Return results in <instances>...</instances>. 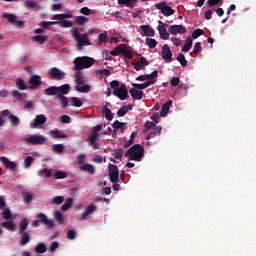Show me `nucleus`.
Wrapping results in <instances>:
<instances>
[{"label":"nucleus","instance_id":"32","mask_svg":"<svg viewBox=\"0 0 256 256\" xmlns=\"http://www.w3.org/2000/svg\"><path fill=\"white\" fill-rule=\"evenodd\" d=\"M29 241H31V236L29 235V233L24 232L22 233V236L20 238L19 245L23 247L24 245H27Z\"/></svg>","mask_w":256,"mask_h":256},{"label":"nucleus","instance_id":"2","mask_svg":"<svg viewBox=\"0 0 256 256\" xmlns=\"http://www.w3.org/2000/svg\"><path fill=\"white\" fill-rule=\"evenodd\" d=\"M74 83L76 84L75 91L77 93H89L91 91V85L85 84V76L80 70H76L74 73Z\"/></svg>","mask_w":256,"mask_h":256},{"label":"nucleus","instance_id":"24","mask_svg":"<svg viewBox=\"0 0 256 256\" xmlns=\"http://www.w3.org/2000/svg\"><path fill=\"white\" fill-rule=\"evenodd\" d=\"M3 17L4 19H7L9 23H13L14 25H23L22 21L17 20V16L15 14L4 13Z\"/></svg>","mask_w":256,"mask_h":256},{"label":"nucleus","instance_id":"18","mask_svg":"<svg viewBox=\"0 0 256 256\" xmlns=\"http://www.w3.org/2000/svg\"><path fill=\"white\" fill-rule=\"evenodd\" d=\"M140 30L147 36L146 38H150V36H155V30L149 24H142L140 26Z\"/></svg>","mask_w":256,"mask_h":256},{"label":"nucleus","instance_id":"7","mask_svg":"<svg viewBox=\"0 0 256 256\" xmlns=\"http://www.w3.org/2000/svg\"><path fill=\"white\" fill-rule=\"evenodd\" d=\"M27 145H45L47 137L39 134H33L24 139Z\"/></svg>","mask_w":256,"mask_h":256},{"label":"nucleus","instance_id":"55","mask_svg":"<svg viewBox=\"0 0 256 256\" xmlns=\"http://www.w3.org/2000/svg\"><path fill=\"white\" fill-rule=\"evenodd\" d=\"M146 44L149 46V48H155L158 44L157 40L155 38H146Z\"/></svg>","mask_w":256,"mask_h":256},{"label":"nucleus","instance_id":"60","mask_svg":"<svg viewBox=\"0 0 256 256\" xmlns=\"http://www.w3.org/2000/svg\"><path fill=\"white\" fill-rule=\"evenodd\" d=\"M24 7H27L28 9H33L37 7V3L33 0H25L24 1Z\"/></svg>","mask_w":256,"mask_h":256},{"label":"nucleus","instance_id":"36","mask_svg":"<svg viewBox=\"0 0 256 256\" xmlns=\"http://www.w3.org/2000/svg\"><path fill=\"white\" fill-rule=\"evenodd\" d=\"M73 207V199L68 198L66 199L65 203L61 206L60 211H67L68 209H71Z\"/></svg>","mask_w":256,"mask_h":256},{"label":"nucleus","instance_id":"54","mask_svg":"<svg viewBox=\"0 0 256 256\" xmlns=\"http://www.w3.org/2000/svg\"><path fill=\"white\" fill-rule=\"evenodd\" d=\"M57 25L63 28H69V27H73V22L69 20H62V21H58Z\"/></svg>","mask_w":256,"mask_h":256},{"label":"nucleus","instance_id":"10","mask_svg":"<svg viewBox=\"0 0 256 256\" xmlns=\"http://www.w3.org/2000/svg\"><path fill=\"white\" fill-rule=\"evenodd\" d=\"M108 174L111 183H119V168L116 165H108Z\"/></svg>","mask_w":256,"mask_h":256},{"label":"nucleus","instance_id":"16","mask_svg":"<svg viewBox=\"0 0 256 256\" xmlns=\"http://www.w3.org/2000/svg\"><path fill=\"white\" fill-rule=\"evenodd\" d=\"M172 56H173V52L169 44H164V46H162V58H164V60H168L169 63H171Z\"/></svg>","mask_w":256,"mask_h":256},{"label":"nucleus","instance_id":"53","mask_svg":"<svg viewBox=\"0 0 256 256\" xmlns=\"http://www.w3.org/2000/svg\"><path fill=\"white\" fill-rule=\"evenodd\" d=\"M33 161H35V158H33L32 156H28L24 159V167L26 169H29V167H31V165H33Z\"/></svg>","mask_w":256,"mask_h":256},{"label":"nucleus","instance_id":"40","mask_svg":"<svg viewBox=\"0 0 256 256\" xmlns=\"http://www.w3.org/2000/svg\"><path fill=\"white\" fill-rule=\"evenodd\" d=\"M89 22V18L85 17V16H77L75 18V24L76 25H80V26H83L85 25L86 23Z\"/></svg>","mask_w":256,"mask_h":256},{"label":"nucleus","instance_id":"52","mask_svg":"<svg viewBox=\"0 0 256 256\" xmlns=\"http://www.w3.org/2000/svg\"><path fill=\"white\" fill-rule=\"evenodd\" d=\"M156 123H154V121H146L144 123V127H143V133H147V131H149V129H151L152 127H155Z\"/></svg>","mask_w":256,"mask_h":256},{"label":"nucleus","instance_id":"57","mask_svg":"<svg viewBox=\"0 0 256 256\" xmlns=\"http://www.w3.org/2000/svg\"><path fill=\"white\" fill-rule=\"evenodd\" d=\"M118 117H123L129 113V106H123L118 110Z\"/></svg>","mask_w":256,"mask_h":256},{"label":"nucleus","instance_id":"50","mask_svg":"<svg viewBox=\"0 0 256 256\" xmlns=\"http://www.w3.org/2000/svg\"><path fill=\"white\" fill-rule=\"evenodd\" d=\"M97 139H99V133H92L87 139L88 145H93V143H96Z\"/></svg>","mask_w":256,"mask_h":256},{"label":"nucleus","instance_id":"26","mask_svg":"<svg viewBox=\"0 0 256 256\" xmlns=\"http://www.w3.org/2000/svg\"><path fill=\"white\" fill-rule=\"evenodd\" d=\"M50 136L53 139H67V134H65L63 131L61 130H51L50 131Z\"/></svg>","mask_w":256,"mask_h":256},{"label":"nucleus","instance_id":"17","mask_svg":"<svg viewBox=\"0 0 256 256\" xmlns=\"http://www.w3.org/2000/svg\"><path fill=\"white\" fill-rule=\"evenodd\" d=\"M30 86L28 89H39L41 87V76L39 75H34L31 77L29 80Z\"/></svg>","mask_w":256,"mask_h":256},{"label":"nucleus","instance_id":"13","mask_svg":"<svg viewBox=\"0 0 256 256\" xmlns=\"http://www.w3.org/2000/svg\"><path fill=\"white\" fill-rule=\"evenodd\" d=\"M110 54L113 57H117V55H124L126 59H129V48H127L125 45H119L114 50H112Z\"/></svg>","mask_w":256,"mask_h":256},{"label":"nucleus","instance_id":"6","mask_svg":"<svg viewBox=\"0 0 256 256\" xmlns=\"http://www.w3.org/2000/svg\"><path fill=\"white\" fill-rule=\"evenodd\" d=\"M143 156H145V148L141 144H134L130 148V160L141 162Z\"/></svg>","mask_w":256,"mask_h":256},{"label":"nucleus","instance_id":"23","mask_svg":"<svg viewBox=\"0 0 256 256\" xmlns=\"http://www.w3.org/2000/svg\"><path fill=\"white\" fill-rule=\"evenodd\" d=\"M0 161L1 163H3L4 167H6V169H15L17 167V163L9 160L7 157H0Z\"/></svg>","mask_w":256,"mask_h":256},{"label":"nucleus","instance_id":"43","mask_svg":"<svg viewBox=\"0 0 256 256\" xmlns=\"http://www.w3.org/2000/svg\"><path fill=\"white\" fill-rule=\"evenodd\" d=\"M72 107H83V101L80 98L72 97L70 99Z\"/></svg>","mask_w":256,"mask_h":256},{"label":"nucleus","instance_id":"8","mask_svg":"<svg viewBox=\"0 0 256 256\" xmlns=\"http://www.w3.org/2000/svg\"><path fill=\"white\" fill-rule=\"evenodd\" d=\"M47 123V116L38 114L30 122V129H43V125Z\"/></svg>","mask_w":256,"mask_h":256},{"label":"nucleus","instance_id":"11","mask_svg":"<svg viewBox=\"0 0 256 256\" xmlns=\"http://www.w3.org/2000/svg\"><path fill=\"white\" fill-rule=\"evenodd\" d=\"M36 219L39 221V223H42V225H46L47 229H53V227H55V221L47 218L45 213H39L36 216Z\"/></svg>","mask_w":256,"mask_h":256},{"label":"nucleus","instance_id":"64","mask_svg":"<svg viewBox=\"0 0 256 256\" xmlns=\"http://www.w3.org/2000/svg\"><path fill=\"white\" fill-rule=\"evenodd\" d=\"M92 162L93 163H103V162H105V158H103V156H101V155H97L94 158H92Z\"/></svg>","mask_w":256,"mask_h":256},{"label":"nucleus","instance_id":"15","mask_svg":"<svg viewBox=\"0 0 256 256\" xmlns=\"http://www.w3.org/2000/svg\"><path fill=\"white\" fill-rule=\"evenodd\" d=\"M158 31H159V34H160L162 40H168V38L170 37V34L166 28V24H164V22H162V20H159Z\"/></svg>","mask_w":256,"mask_h":256},{"label":"nucleus","instance_id":"44","mask_svg":"<svg viewBox=\"0 0 256 256\" xmlns=\"http://www.w3.org/2000/svg\"><path fill=\"white\" fill-rule=\"evenodd\" d=\"M53 153H63L65 151V146L63 144H54L51 146Z\"/></svg>","mask_w":256,"mask_h":256},{"label":"nucleus","instance_id":"19","mask_svg":"<svg viewBox=\"0 0 256 256\" xmlns=\"http://www.w3.org/2000/svg\"><path fill=\"white\" fill-rule=\"evenodd\" d=\"M95 211H97V206H95V204H90L81 214V221H85V219H87L91 213H95Z\"/></svg>","mask_w":256,"mask_h":256},{"label":"nucleus","instance_id":"48","mask_svg":"<svg viewBox=\"0 0 256 256\" xmlns=\"http://www.w3.org/2000/svg\"><path fill=\"white\" fill-rule=\"evenodd\" d=\"M59 21H42L40 23V26L43 27V29H49L52 25H57Z\"/></svg>","mask_w":256,"mask_h":256},{"label":"nucleus","instance_id":"21","mask_svg":"<svg viewBox=\"0 0 256 256\" xmlns=\"http://www.w3.org/2000/svg\"><path fill=\"white\" fill-rule=\"evenodd\" d=\"M158 78V71H153L150 75H140L137 77V81H157Z\"/></svg>","mask_w":256,"mask_h":256},{"label":"nucleus","instance_id":"61","mask_svg":"<svg viewBox=\"0 0 256 256\" xmlns=\"http://www.w3.org/2000/svg\"><path fill=\"white\" fill-rule=\"evenodd\" d=\"M204 30L202 28H196V30L193 31V38H199V36H202L204 34Z\"/></svg>","mask_w":256,"mask_h":256},{"label":"nucleus","instance_id":"45","mask_svg":"<svg viewBox=\"0 0 256 256\" xmlns=\"http://www.w3.org/2000/svg\"><path fill=\"white\" fill-rule=\"evenodd\" d=\"M54 178L55 179H67V172L61 171V170H56L54 172Z\"/></svg>","mask_w":256,"mask_h":256},{"label":"nucleus","instance_id":"34","mask_svg":"<svg viewBox=\"0 0 256 256\" xmlns=\"http://www.w3.org/2000/svg\"><path fill=\"white\" fill-rule=\"evenodd\" d=\"M193 46V40L190 36H188V38H186L185 40V44L182 47V51L183 52H189L190 48H192Z\"/></svg>","mask_w":256,"mask_h":256},{"label":"nucleus","instance_id":"28","mask_svg":"<svg viewBox=\"0 0 256 256\" xmlns=\"http://www.w3.org/2000/svg\"><path fill=\"white\" fill-rule=\"evenodd\" d=\"M73 17V13L71 12H67V13H64V14H55L52 19L54 21H63L65 19H72Z\"/></svg>","mask_w":256,"mask_h":256},{"label":"nucleus","instance_id":"1","mask_svg":"<svg viewBox=\"0 0 256 256\" xmlns=\"http://www.w3.org/2000/svg\"><path fill=\"white\" fill-rule=\"evenodd\" d=\"M71 35L76 42V47L77 49H79V51H81V49H83L84 47H88L89 45H91V40H89L88 33L81 34L79 33V30H77V28H72Z\"/></svg>","mask_w":256,"mask_h":256},{"label":"nucleus","instance_id":"9","mask_svg":"<svg viewBox=\"0 0 256 256\" xmlns=\"http://www.w3.org/2000/svg\"><path fill=\"white\" fill-rule=\"evenodd\" d=\"M155 8L161 10V13L164 16H173L175 14V10L168 5V2H159L158 4H155Z\"/></svg>","mask_w":256,"mask_h":256},{"label":"nucleus","instance_id":"58","mask_svg":"<svg viewBox=\"0 0 256 256\" xmlns=\"http://www.w3.org/2000/svg\"><path fill=\"white\" fill-rule=\"evenodd\" d=\"M123 154V150L121 149H116L112 152L114 159H123Z\"/></svg>","mask_w":256,"mask_h":256},{"label":"nucleus","instance_id":"5","mask_svg":"<svg viewBox=\"0 0 256 256\" xmlns=\"http://www.w3.org/2000/svg\"><path fill=\"white\" fill-rule=\"evenodd\" d=\"M110 87L114 89L113 95L121 99V101H125V99H127V95H128L127 86H125L124 84L119 85V81L113 80L110 83Z\"/></svg>","mask_w":256,"mask_h":256},{"label":"nucleus","instance_id":"3","mask_svg":"<svg viewBox=\"0 0 256 256\" xmlns=\"http://www.w3.org/2000/svg\"><path fill=\"white\" fill-rule=\"evenodd\" d=\"M74 71H83V69H90L95 65V58L89 56L76 57L73 61Z\"/></svg>","mask_w":256,"mask_h":256},{"label":"nucleus","instance_id":"47","mask_svg":"<svg viewBox=\"0 0 256 256\" xmlns=\"http://www.w3.org/2000/svg\"><path fill=\"white\" fill-rule=\"evenodd\" d=\"M8 119L11 123V125H14L15 127H17V125H19V123H21V120H19V117L13 115V114H10L8 116Z\"/></svg>","mask_w":256,"mask_h":256},{"label":"nucleus","instance_id":"56","mask_svg":"<svg viewBox=\"0 0 256 256\" xmlns=\"http://www.w3.org/2000/svg\"><path fill=\"white\" fill-rule=\"evenodd\" d=\"M104 115L108 121H113V113H111V109L108 107H104Z\"/></svg>","mask_w":256,"mask_h":256},{"label":"nucleus","instance_id":"31","mask_svg":"<svg viewBox=\"0 0 256 256\" xmlns=\"http://www.w3.org/2000/svg\"><path fill=\"white\" fill-rule=\"evenodd\" d=\"M0 225L8 231H15L17 229V225L13 221L2 222Z\"/></svg>","mask_w":256,"mask_h":256},{"label":"nucleus","instance_id":"35","mask_svg":"<svg viewBox=\"0 0 256 256\" xmlns=\"http://www.w3.org/2000/svg\"><path fill=\"white\" fill-rule=\"evenodd\" d=\"M53 217L57 221L58 225H63L64 219L63 214L59 210L53 212Z\"/></svg>","mask_w":256,"mask_h":256},{"label":"nucleus","instance_id":"49","mask_svg":"<svg viewBox=\"0 0 256 256\" xmlns=\"http://www.w3.org/2000/svg\"><path fill=\"white\" fill-rule=\"evenodd\" d=\"M98 41L99 45H103V43H107V41H109V36H107V33H101L98 35Z\"/></svg>","mask_w":256,"mask_h":256},{"label":"nucleus","instance_id":"4","mask_svg":"<svg viewBox=\"0 0 256 256\" xmlns=\"http://www.w3.org/2000/svg\"><path fill=\"white\" fill-rule=\"evenodd\" d=\"M69 91H71V85L64 84L61 86H50L44 90L46 95H55L58 97L61 95H68Z\"/></svg>","mask_w":256,"mask_h":256},{"label":"nucleus","instance_id":"33","mask_svg":"<svg viewBox=\"0 0 256 256\" xmlns=\"http://www.w3.org/2000/svg\"><path fill=\"white\" fill-rule=\"evenodd\" d=\"M37 175H39V177H46V179H49V177H52L53 171L51 169L44 168L39 170Z\"/></svg>","mask_w":256,"mask_h":256},{"label":"nucleus","instance_id":"46","mask_svg":"<svg viewBox=\"0 0 256 256\" xmlns=\"http://www.w3.org/2000/svg\"><path fill=\"white\" fill-rule=\"evenodd\" d=\"M23 201L26 204H29L33 201V193L31 192H23Z\"/></svg>","mask_w":256,"mask_h":256},{"label":"nucleus","instance_id":"39","mask_svg":"<svg viewBox=\"0 0 256 256\" xmlns=\"http://www.w3.org/2000/svg\"><path fill=\"white\" fill-rule=\"evenodd\" d=\"M177 60H178V63H180V65L182 67H187L188 62H187L185 54H183V52H179V54L177 56Z\"/></svg>","mask_w":256,"mask_h":256},{"label":"nucleus","instance_id":"20","mask_svg":"<svg viewBox=\"0 0 256 256\" xmlns=\"http://www.w3.org/2000/svg\"><path fill=\"white\" fill-rule=\"evenodd\" d=\"M146 65H149V62L145 56H141L139 62H135L134 69L136 71H143L145 69Z\"/></svg>","mask_w":256,"mask_h":256},{"label":"nucleus","instance_id":"37","mask_svg":"<svg viewBox=\"0 0 256 256\" xmlns=\"http://www.w3.org/2000/svg\"><path fill=\"white\" fill-rule=\"evenodd\" d=\"M65 95L66 94H60L55 97V99H59L62 107H67V105H69V99Z\"/></svg>","mask_w":256,"mask_h":256},{"label":"nucleus","instance_id":"38","mask_svg":"<svg viewBox=\"0 0 256 256\" xmlns=\"http://www.w3.org/2000/svg\"><path fill=\"white\" fill-rule=\"evenodd\" d=\"M27 227H29V221L27 218H24L19 223V233H25V229H27Z\"/></svg>","mask_w":256,"mask_h":256},{"label":"nucleus","instance_id":"27","mask_svg":"<svg viewBox=\"0 0 256 256\" xmlns=\"http://www.w3.org/2000/svg\"><path fill=\"white\" fill-rule=\"evenodd\" d=\"M130 95L133 99H143L144 91H139L138 87H133V89H130Z\"/></svg>","mask_w":256,"mask_h":256},{"label":"nucleus","instance_id":"62","mask_svg":"<svg viewBox=\"0 0 256 256\" xmlns=\"http://www.w3.org/2000/svg\"><path fill=\"white\" fill-rule=\"evenodd\" d=\"M13 214H11V210H9L8 208H5L2 212V216L4 219H11Z\"/></svg>","mask_w":256,"mask_h":256},{"label":"nucleus","instance_id":"29","mask_svg":"<svg viewBox=\"0 0 256 256\" xmlns=\"http://www.w3.org/2000/svg\"><path fill=\"white\" fill-rule=\"evenodd\" d=\"M173 101L172 99H169L168 101H166V103H164V105H162V109H161V117H165L169 111H170V106L172 105Z\"/></svg>","mask_w":256,"mask_h":256},{"label":"nucleus","instance_id":"59","mask_svg":"<svg viewBox=\"0 0 256 256\" xmlns=\"http://www.w3.org/2000/svg\"><path fill=\"white\" fill-rule=\"evenodd\" d=\"M65 201V198L63 196H55L52 198V203L54 205H61Z\"/></svg>","mask_w":256,"mask_h":256},{"label":"nucleus","instance_id":"63","mask_svg":"<svg viewBox=\"0 0 256 256\" xmlns=\"http://www.w3.org/2000/svg\"><path fill=\"white\" fill-rule=\"evenodd\" d=\"M87 156H85V154H79L77 156V161H78V164L80 165H85V159H86Z\"/></svg>","mask_w":256,"mask_h":256},{"label":"nucleus","instance_id":"30","mask_svg":"<svg viewBox=\"0 0 256 256\" xmlns=\"http://www.w3.org/2000/svg\"><path fill=\"white\" fill-rule=\"evenodd\" d=\"M112 127L115 131H125L127 129V123L119 122V120H116L113 124Z\"/></svg>","mask_w":256,"mask_h":256},{"label":"nucleus","instance_id":"14","mask_svg":"<svg viewBox=\"0 0 256 256\" xmlns=\"http://www.w3.org/2000/svg\"><path fill=\"white\" fill-rule=\"evenodd\" d=\"M170 34H185L187 32V28L183 26V24H172L168 28Z\"/></svg>","mask_w":256,"mask_h":256},{"label":"nucleus","instance_id":"25","mask_svg":"<svg viewBox=\"0 0 256 256\" xmlns=\"http://www.w3.org/2000/svg\"><path fill=\"white\" fill-rule=\"evenodd\" d=\"M156 81H146L145 83H132L133 87H137L139 91H143V89H147L151 85H155Z\"/></svg>","mask_w":256,"mask_h":256},{"label":"nucleus","instance_id":"51","mask_svg":"<svg viewBox=\"0 0 256 256\" xmlns=\"http://www.w3.org/2000/svg\"><path fill=\"white\" fill-rule=\"evenodd\" d=\"M36 253H46L47 252V246H45V244L43 243H39L36 248H35Z\"/></svg>","mask_w":256,"mask_h":256},{"label":"nucleus","instance_id":"42","mask_svg":"<svg viewBox=\"0 0 256 256\" xmlns=\"http://www.w3.org/2000/svg\"><path fill=\"white\" fill-rule=\"evenodd\" d=\"M16 86L17 89H19L20 91H25V89H27V84H25V80L21 78L16 79Z\"/></svg>","mask_w":256,"mask_h":256},{"label":"nucleus","instance_id":"41","mask_svg":"<svg viewBox=\"0 0 256 256\" xmlns=\"http://www.w3.org/2000/svg\"><path fill=\"white\" fill-rule=\"evenodd\" d=\"M32 41H37V43H40V45H43L47 41V36L46 35H37V36H32L31 37Z\"/></svg>","mask_w":256,"mask_h":256},{"label":"nucleus","instance_id":"12","mask_svg":"<svg viewBox=\"0 0 256 256\" xmlns=\"http://www.w3.org/2000/svg\"><path fill=\"white\" fill-rule=\"evenodd\" d=\"M48 74L50 79L55 81H61L65 79V72L59 70L58 68H51L48 70Z\"/></svg>","mask_w":256,"mask_h":256},{"label":"nucleus","instance_id":"22","mask_svg":"<svg viewBox=\"0 0 256 256\" xmlns=\"http://www.w3.org/2000/svg\"><path fill=\"white\" fill-rule=\"evenodd\" d=\"M80 171L83 173H89V175H95V166L90 163H86L84 165L79 166Z\"/></svg>","mask_w":256,"mask_h":256}]
</instances>
